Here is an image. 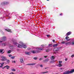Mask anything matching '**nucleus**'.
I'll use <instances>...</instances> for the list:
<instances>
[{
  "mask_svg": "<svg viewBox=\"0 0 74 74\" xmlns=\"http://www.w3.org/2000/svg\"><path fill=\"white\" fill-rule=\"evenodd\" d=\"M36 50H32L31 51V53H40V51H42L43 49V48H36Z\"/></svg>",
  "mask_w": 74,
  "mask_h": 74,
  "instance_id": "1",
  "label": "nucleus"
},
{
  "mask_svg": "<svg viewBox=\"0 0 74 74\" xmlns=\"http://www.w3.org/2000/svg\"><path fill=\"white\" fill-rule=\"evenodd\" d=\"M55 58V56H53L51 57L50 59L51 60L50 61V62L51 63H53L55 62V60H54Z\"/></svg>",
  "mask_w": 74,
  "mask_h": 74,
  "instance_id": "2",
  "label": "nucleus"
},
{
  "mask_svg": "<svg viewBox=\"0 0 74 74\" xmlns=\"http://www.w3.org/2000/svg\"><path fill=\"white\" fill-rule=\"evenodd\" d=\"M9 4V2L7 1H4L2 2L1 3V5H6V4Z\"/></svg>",
  "mask_w": 74,
  "mask_h": 74,
  "instance_id": "3",
  "label": "nucleus"
},
{
  "mask_svg": "<svg viewBox=\"0 0 74 74\" xmlns=\"http://www.w3.org/2000/svg\"><path fill=\"white\" fill-rule=\"evenodd\" d=\"M7 38L6 36H3L2 37H1V40H2V42L3 41H5L6 40V39Z\"/></svg>",
  "mask_w": 74,
  "mask_h": 74,
  "instance_id": "4",
  "label": "nucleus"
},
{
  "mask_svg": "<svg viewBox=\"0 0 74 74\" xmlns=\"http://www.w3.org/2000/svg\"><path fill=\"white\" fill-rule=\"evenodd\" d=\"M2 59L1 60L2 61H5L7 60V58L4 56H2L1 57Z\"/></svg>",
  "mask_w": 74,
  "mask_h": 74,
  "instance_id": "5",
  "label": "nucleus"
},
{
  "mask_svg": "<svg viewBox=\"0 0 74 74\" xmlns=\"http://www.w3.org/2000/svg\"><path fill=\"white\" fill-rule=\"evenodd\" d=\"M10 14L9 12L8 11L6 13V16H8L9 17V18L8 19H10V18H11V16H10Z\"/></svg>",
  "mask_w": 74,
  "mask_h": 74,
  "instance_id": "6",
  "label": "nucleus"
},
{
  "mask_svg": "<svg viewBox=\"0 0 74 74\" xmlns=\"http://www.w3.org/2000/svg\"><path fill=\"white\" fill-rule=\"evenodd\" d=\"M12 41L13 42V43L14 44V45H17V43H16V41L15 40H13V39L12 40Z\"/></svg>",
  "mask_w": 74,
  "mask_h": 74,
  "instance_id": "7",
  "label": "nucleus"
},
{
  "mask_svg": "<svg viewBox=\"0 0 74 74\" xmlns=\"http://www.w3.org/2000/svg\"><path fill=\"white\" fill-rule=\"evenodd\" d=\"M71 45H74V39H72L71 41Z\"/></svg>",
  "mask_w": 74,
  "mask_h": 74,
  "instance_id": "8",
  "label": "nucleus"
},
{
  "mask_svg": "<svg viewBox=\"0 0 74 74\" xmlns=\"http://www.w3.org/2000/svg\"><path fill=\"white\" fill-rule=\"evenodd\" d=\"M65 45H71V41L69 42H68L65 43Z\"/></svg>",
  "mask_w": 74,
  "mask_h": 74,
  "instance_id": "9",
  "label": "nucleus"
},
{
  "mask_svg": "<svg viewBox=\"0 0 74 74\" xmlns=\"http://www.w3.org/2000/svg\"><path fill=\"white\" fill-rule=\"evenodd\" d=\"M71 34V32H69L67 33L66 34V36H69V35H70Z\"/></svg>",
  "mask_w": 74,
  "mask_h": 74,
  "instance_id": "10",
  "label": "nucleus"
},
{
  "mask_svg": "<svg viewBox=\"0 0 74 74\" xmlns=\"http://www.w3.org/2000/svg\"><path fill=\"white\" fill-rule=\"evenodd\" d=\"M36 63H31V64H27V65H29L30 66H34L36 64Z\"/></svg>",
  "mask_w": 74,
  "mask_h": 74,
  "instance_id": "11",
  "label": "nucleus"
},
{
  "mask_svg": "<svg viewBox=\"0 0 74 74\" xmlns=\"http://www.w3.org/2000/svg\"><path fill=\"white\" fill-rule=\"evenodd\" d=\"M20 60L21 63H23V58H21L20 59Z\"/></svg>",
  "mask_w": 74,
  "mask_h": 74,
  "instance_id": "12",
  "label": "nucleus"
},
{
  "mask_svg": "<svg viewBox=\"0 0 74 74\" xmlns=\"http://www.w3.org/2000/svg\"><path fill=\"white\" fill-rule=\"evenodd\" d=\"M22 47H23V48H27L26 46L23 44H22Z\"/></svg>",
  "mask_w": 74,
  "mask_h": 74,
  "instance_id": "13",
  "label": "nucleus"
},
{
  "mask_svg": "<svg viewBox=\"0 0 74 74\" xmlns=\"http://www.w3.org/2000/svg\"><path fill=\"white\" fill-rule=\"evenodd\" d=\"M0 64H1V65L0 66V67L1 68L3 66V65L4 64V63L3 62L2 63H0Z\"/></svg>",
  "mask_w": 74,
  "mask_h": 74,
  "instance_id": "14",
  "label": "nucleus"
},
{
  "mask_svg": "<svg viewBox=\"0 0 74 74\" xmlns=\"http://www.w3.org/2000/svg\"><path fill=\"white\" fill-rule=\"evenodd\" d=\"M17 47L18 48H22V45H21L20 44H18Z\"/></svg>",
  "mask_w": 74,
  "mask_h": 74,
  "instance_id": "15",
  "label": "nucleus"
},
{
  "mask_svg": "<svg viewBox=\"0 0 74 74\" xmlns=\"http://www.w3.org/2000/svg\"><path fill=\"white\" fill-rule=\"evenodd\" d=\"M5 30H6L7 32H10L11 33H12V31L10 29H5Z\"/></svg>",
  "mask_w": 74,
  "mask_h": 74,
  "instance_id": "16",
  "label": "nucleus"
},
{
  "mask_svg": "<svg viewBox=\"0 0 74 74\" xmlns=\"http://www.w3.org/2000/svg\"><path fill=\"white\" fill-rule=\"evenodd\" d=\"M5 67H6V69H9V68H10V66L6 65V66H5L4 68H2V69H4V68Z\"/></svg>",
  "mask_w": 74,
  "mask_h": 74,
  "instance_id": "17",
  "label": "nucleus"
},
{
  "mask_svg": "<svg viewBox=\"0 0 74 74\" xmlns=\"http://www.w3.org/2000/svg\"><path fill=\"white\" fill-rule=\"evenodd\" d=\"M55 51L58 52V51H59V48H58V47H56L55 48Z\"/></svg>",
  "mask_w": 74,
  "mask_h": 74,
  "instance_id": "18",
  "label": "nucleus"
},
{
  "mask_svg": "<svg viewBox=\"0 0 74 74\" xmlns=\"http://www.w3.org/2000/svg\"><path fill=\"white\" fill-rule=\"evenodd\" d=\"M25 54H26V55H29L30 54V53L27 51H26L25 52Z\"/></svg>",
  "mask_w": 74,
  "mask_h": 74,
  "instance_id": "19",
  "label": "nucleus"
},
{
  "mask_svg": "<svg viewBox=\"0 0 74 74\" xmlns=\"http://www.w3.org/2000/svg\"><path fill=\"white\" fill-rule=\"evenodd\" d=\"M57 66L58 67H62V64H58L57 65Z\"/></svg>",
  "mask_w": 74,
  "mask_h": 74,
  "instance_id": "20",
  "label": "nucleus"
},
{
  "mask_svg": "<svg viewBox=\"0 0 74 74\" xmlns=\"http://www.w3.org/2000/svg\"><path fill=\"white\" fill-rule=\"evenodd\" d=\"M7 45V43H3L2 44V46L3 47H5Z\"/></svg>",
  "mask_w": 74,
  "mask_h": 74,
  "instance_id": "21",
  "label": "nucleus"
},
{
  "mask_svg": "<svg viewBox=\"0 0 74 74\" xmlns=\"http://www.w3.org/2000/svg\"><path fill=\"white\" fill-rule=\"evenodd\" d=\"M52 47V44H49V46H47V48H50V47Z\"/></svg>",
  "mask_w": 74,
  "mask_h": 74,
  "instance_id": "22",
  "label": "nucleus"
},
{
  "mask_svg": "<svg viewBox=\"0 0 74 74\" xmlns=\"http://www.w3.org/2000/svg\"><path fill=\"white\" fill-rule=\"evenodd\" d=\"M58 44H56L54 45H53V47H58Z\"/></svg>",
  "mask_w": 74,
  "mask_h": 74,
  "instance_id": "23",
  "label": "nucleus"
},
{
  "mask_svg": "<svg viewBox=\"0 0 74 74\" xmlns=\"http://www.w3.org/2000/svg\"><path fill=\"white\" fill-rule=\"evenodd\" d=\"M3 51H4L3 49H0V53H2Z\"/></svg>",
  "mask_w": 74,
  "mask_h": 74,
  "instance_id": "24",
  "label": "nucleus"
},
{
  "mask_svg": "<svg viewBox=\"0 0 74 74\" xmlns=\"http://www.w3.org/2000/svg\"><path fill=\"white\" fill-rule=\"evenodd\" d=\"M48 73V72H42L40 73V74H44L45 73Z\"/></svg>",
  "mask_w": 74,
  "mask_h": 74,
  "instance_id": "25",
  "label": "nucleus"
},
{
  "mask_svg": "<svg viewBox=\"0 0 74 74\" xmlns=\"http://www.w3.org/2000/svg\"><path fill=\"white\" fill-rule=\"evenodd\" d=\"M49 51H50V50L49 49H48L47 50H46V52H49Z\"/></svg>",
  "mask_w": 74,
  "mask_h": 74,
  "instance_id": "26",
  "label": "nucleus"
},
{
  "mask_svg": "<svg viewBox=\"0 0 74 74\" xmlns=\"http://www.w3.org/2000/svg\"><path fill=\"white\" fill-rule=\"evenodd\" d=\"M7 63H10V60H8L7 61Z\"/></svg>",
  "mask_w": 74,
  "mask_h": 74,
  "instance_id": "27",
  "label": "nucleus"
},
{
  "mask_svg": "<svg viewBox=\"0 0 74 74\" xmlns=\"http://www.w3.org/2000/svg\"><path fill=\"white\" fill-rule=\"evenodd\" d=\"M59 64H61V63H62V61H59Z\"/></svg>",
  "mask_w": 74,
  "mask_h": 74,
  "instance_id": "28",
  "label": "nucleus"
},
{
  "mask_svg": "<svg viewBox=\"0 0 74 74\" xmlns=\"http://www.w3.org/2000/svg\"><path fill=\"white\" fill-rule=\"evenodd\" d=\"M68 38H69V36H66L65 38V39H66V40H68Z\"/></svg>",
  "mask_w": 74,
  "mask_h": 74,
  "instance_id": "29",
  "label": "nucleus"
},
{
  "mask_svg": "<svg viewBox=\"0 0 74 74\" xmlns=\"http://www.w3.org/2000/svg\"><path fill=\"white\" fill-rule=\"evenodd\" d=\"M61 43L64 44H65V42L64 41L61 42Z\"/></svg>",
  "mask_w": 74,
  "mask_h": 74,
  "instance_id": "30",
  "label": "nucleus"
},
{
  "mask_svg": "<svg viewBox=\"0 0 74 74\" xmlns=\"http://www.w3.org/2000/svg\"><path fill=\"white\" fill-rule=\"evenodd\" d=\"M12 71H16V70L15 69H12Z\"/></svg>",
  "mask_w": 74,
  "mask_h": 74,
  "instance_id": "31",
  "label": "nucleus"
},
{
  "mask_svg": "<svg viewBox=\"0 0 74 74\" xmlns=\"http://www.w3.org/2000/svg\"><path fill=\"white\" fill-rule=\"evenodd\" d=\"M8 53H11V51L10 50H9L8 51Z\"/></svg>",
  "mask_w": 74,
  "mask_h": 74,
  "instance_id": "32",
  "label": "nucleus"
},
{
  "mask_svg": "<svg viewBox=\"0 0 74 74\" xmlns=\"http://www.w3.org/2000/svg\"><path fill=\"white\" fill-rule=\"evenodd\" d=\"M19 43L21 44H23V42H22V41H20L19 42Z\"/></svg>",
  "mask_w": 74,
  "mask_h": 74,
  "instance_id": "33",
  "label": "nucleus"
},
{
  "mask_svg": "<svg viewBox=\"0 0 74 74\" xmlns=\"http://www.w3.org/2000/svg\"><path fill=\"white\" fill-rule=\"evenodd\" d=\"M48 60H49L48 59H47L45 60L46 62H48Z\"/></svg>",
  "mask_w": 74,
  "mask_h": 74,
  "instance_id": "34",
  "label": "nucleus"
},
{
  "mask_svg": "<svg viewBox=\"0 0 74 74\" xmlns=\"http://www.w3.org/2000/svg\"><path fill=\"white\" fill-rule=\"evenodd\" d=\"M15 58V57L14 56H12L11 57V58L12 59H14Z\"/></svg>",
  "mask_w": 74,
  "mask_h": 74,
  "instance_id": "35",
  "label": "nucleus"
},
{
  "mask_svg": "<svg viewBox=\"0 0 74 74\" xmlns=\"http://www.w3.org/2000/svg\"><path fill=\"white\" fill-rule=\"evenodd\" d=\"M34 60H36V59H37V57H35L34 58Z\"/></svg>",
  "mask_w": 74,
  "mask_h": 74,
  "instance_id": "36",
  "label": "nucleus"
},
{
  "mask_svg": "<svg viewBox=\"0 0 74 74\" xmlns=\"http://www.w3.org/2000/svg\"><path fill=\"white\" fill-rule=\"evenodd\" d=\"M42 59H43L42 58H40L39 59V60H42Z\"/></svg>",
  "mask_w": 74,
  "mask_h": 74,
  "instance_id": "37",
  "label": "nucleus"
},
{
  "mask_svg": "<svg viewBox=\"0 0 74 74\" xmlns=\"http://www.w3.org/2000/svg\"><path fill=\"white\" fill-rule=\"evenodd\" d=\"M71 58H73V57H74V54L72 55L71 56Z\"/></svg>",
  "mask_w": 74,
  "mask_h": 74,
  "instance_id": "38",
  "label": "nucleus"
},
{
  "mask_svg": "<svg viewBox=\"0 0 74 74\" xmlns=\"http://www.w3.org/2000/svg\"><path fill=\"white\" fill-rule=\"evenodd\" d=\"M11 56H12V55H11V54L9 55V57H11Z\"/></svg>",
  "mask_w": 74,
  "mask_h": 74,
  "instance_id": "39",
  "label": "nucleus"
},
{
  "mask_svg": "<svg viewBox=\"0 0 74 74\" xmlns=\"http://www.w3.org/2000/svg\"><path fill=\"white\" fill-rule=\"evenodd\" d=\"M9 74H15V73L13 72H11Z\"/></svg>",
  "mask_w": 74,
  "mask_h": 74,
  "instance_id": "40",
  "label": "nucleus"
},
{
  "mask_svg": "<svg viewBox=\"0 0 74 74\" xmlns=\"http://www.w3.org/2000/svg\"><path fill=\"white\" fill-rule=\"evenodd\" d=\"M68 39L67 41H70V40H71V39Z\"/></svg>",
  "mask_w": 74,
  "mask_h": 74,
  "instance_id": "41",
  "label": "nucleus"
},
{
  "mask_svg": "<svg viewBox=\"0 0 74 74\" xmlns=\"http://www.w3.org/2000/svg\"><path fill=\"white\" fill-rule=\"evenodd\" d=\"M47 37H49V36H50V35H47Z\"/></svg>",
  "mask_w": 74,
  "mask_h": 74,
  "instance_id": "42",
  "label": "nucleus"
},
{
  "mask_svg": "<svg viewBox=\"0 0 74 74\" xmlns=\"http://www.w3.org/2000/svg\"><path fill=\"white\" fill-rule=\"evenodd\" d=\"M40 67H42V65H40Z\"/></svg>",
  "mask_w": 74,
  "mask_h": 74,
  "instance_id": "43",
  "label": "nucleus"
},
{
  "mask_svg": "<svg viewBox=\"0 0 74 74\" xmlns=\"http://www.w3.org/2000/svg\"><path fill=\"white\" fill-rule=\"evenodd\" d=\"M16 17H18V14H17L16 15Z\"/></svg>",
  "mask_w": 74,
  "mask_h": 74,
  "instance_id": "44",
  "label": "nucleus"
},
{
  "mask_svg": "<svg viewBox=\"0 0 74 74\" xmlns=\"http://www.w3.org/2000/svg\"><path fill=\"white\" fill-rule=\"evenodd\" d=\"M31 49L30 48H28L27 49H28V50H30V49Z\"/></svg>",
  "mask_w": 74,
  "mask_h": 74,
  "instance_id": "45",
  "label": "nucleus"
},
{
  "mask_svg": "<svg viewBox=\"0 0 74 74\" xmlns=\"http://www.w3.org/2000/svg\"><path fill=\"white\" fill-rule=\"evenodd\" d=\"M1 42H3V41L1 40H0V43H1Z\"/></svg>",
  "mask_w": 74,
  "mask_h": 74,
  "instance_id": "46",
  "label": "nucleus"
},
{
  "mask_svg": "<svg viewBox=\"0 0 74 74\" xmlns=\"http://www.w3.org/2000/svg\"><path fill=\"white\" fill-rule=\"evenodd\" d=\"M47 56H44V58H47Z\"/></svg>",
  "mask_w": 74,
  "mask_h": 74,
  "instance_id": "47",
  "label": "nucleus"
},
{
  "mask_svg": "<svg viewBox=\"0 0 74 74\" xmlns=\"http://www.w3.org/2000/svg\"><path fill=\"white\" fill-rule=\"evenodd\" d=\"M67 58H66L65 59V61H67Z\"/></svg>",
  "mask_w": 74,
  "mask_h": 74,
  "instance_id": "48",
  "label": "nucleus"
},
{
  "mask_svg": "<svg viewBox=\"0 0 74 74\" xmlns=\"http://www.w3.org/2000/svg\"><path fill=\"white\" fill-rule=\"evenodd\" d=\"M60 16H62V14H60Z\"/></svg>",
  "mask_w": 74,
  "mask_h": 74,
  "instance_id": "49",
  "label": "nucleus"
},
{
  "mask_svg": "<svg viewBox=\"0 0 74 74\" xmlns=\"http://www.w3.org/2000/svg\"><path fill=\"white\" fill-rule=\"evenodd\" d=\"M12 63H15V61H14L12 62Z\"/></svg>",
  "mask_w": 74,
  "mask_h": 74,
  "instance_id": "50",
  "label": "nucleus"
},
{
  "mask_svg": "<svg viewBox=\"0 0 74 74\" xmlns=\"http://www.w3.org/2000/svg\"><path fill=\"white\" fill-rule=\"evenodd\" d=\"M55 40H53V42H55Z\"/></svg>",
  "mask_w": 74,
  "mask_h": 74,
  "instance_id": "51",
  "label": "nucleus"
},
{
  "mask_svg": "<svg viewBox=\"0 0 74 74\" xmlns=\"http://www.w3.org/2000/svg\"><path fill=\"white\" fill-rule=\"evenodd\" d=\"M48 69V67H46L45 68V69Z\"/></svg>",
  "mask_w": 74,
  "mask_h": 74,
  "instance_id": "52",
  "label": "nucleus"
},
{
  "mask_svg": "<svg viewBox=\"0 0 74 74\" xmlns=\"http://www.w3.org/2000/svg\"><path fill=\"white\" fill-rule=\"evenodd\" d=\"M42 47H44V45H42Z\"/></svg>",
  "mask_w": 74,
  "mask_h": 74,
  "instance_id": "53",
  "label": "nucleus"
},
{
  "mask_svg": "<svg viewBox=\"0 0 74 74\" xmlns=\"http://www.w3.org/2000/svg\"><path fill=\"white\" fill-rule=\"evenodd\" d=\"M4 52H3L2 53V54H3V53H4Z\"/></svg>",
  "mask_w": 74,
  "mask_h": 74,
  "instance_id": "54",
  "label": "nucleus"
},
{
  "mask_svg": "<svg viewBox=\"0 0 74 74\" xmlns=\"http://www.w3.org/2000/svg\"><path fill=\"white\" fill-rule=\"evenodd\" d=\"M21 69H23V68H22V67H21Z\"/></svg>",
  "mask_w": 74,
  "mask_h": 74,
  "instance_id": "55",
  "label": "nucleus"
},
{
  "mask_svg": "<svg viewBox=\"0 0 74 74\" xmlns=\"http://www.w3.org/2000/svg\"><path fill=\"white\" fill-rule=\"evenodd\" d=\"M49 0H47V1H49Z\"/></svg>",
  "mask_w": 74,
  "mask_h": 74,
  "instance_id": "56",
  "label": "nucleus"
}]
</instances>
